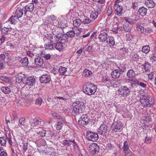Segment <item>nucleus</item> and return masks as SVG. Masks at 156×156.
<instances>
[{
    "instance_id": "obj_1",
    "label": "nucleus",
    "mask_w": 156,
    "mask_h": 156,
    "mask_svg": "<svg viewBox=\"0 0 156 156\" xmlns=\"http://www.w3.org/2000/svg\"><path fill=\"white\" fill-rule=\"evenodd\" d=\"M85 105L83 102L77 101L72 104V112L75 115H78L83 112L85 109Z\"/></svg>"
},
{
    "instance_id": "obj_2",
    "label": "nucleus",
    "mask_w": 156,
    "mask_h": 156,
    "mask_svg": "<svg viewBox=\"0 0 156 156\" xmlns=\"http://www.w3.org/2000/svg\"><path fill=\"white\" fill-rule=\"evenodd\" d=\"M83 89L84 93L88 95H91L95 93L97 87L93 83H87L83 85Z\"/></svg>"
},
{
    "instance_id": "obj_3",
    "label": "nucleus",
    "mask_w": 156,
    "mask_h": 156,
    "mask_svg": "<svg viewBox=\"0 0 156 156\" xmlns=\"http://www.w3.org/2000/svg\"><path fill=\"white\" fill-rule=\"evenodd\" d=\"M140 101L144 107H150L154 104L153 97L150 94L144 95L140 98Z\"/></svg>"
},
{
    "instance_id": "obj_4",
    "label": "nucleus",
    "mask_w": 156,
    "mask_h": 156,
    "mask_svg": "<svg viewBox=\"0 0 156 156\" xmlns=\"http://www.w3.org/2000/svg\"><path fill=\"white\" fill-rule=\"evenodd\" d=\"M44 124V122L41 119L36 117L32 119L30 121L31 128L38 129L41 127Z\"/></svg>"
},
{
    "instance_id": "obj_5",
    "label": "nucleus",
    "mask_w": 156,
    "mask_h": 156,
    "mask_svg": "<svg viewBox=\"0 0 156 156\" xmlns=\"http://www.w3.org/2000/svg\"><path fill=\"white\" fill-rule=\"evenodd\" d=\"M120 2V0H115L113 6L115 15L119 16H122L123 14L122 6L118 4Z\"/></svg>"
},
{
    "instance_id": "obj_6",
    "label": "nucleus",
    "mask_w": 156,
    "mask_h": 156,
    "mask_svg": "<svg viewBox=\"0 0 156 156\" xmlns=\"http://www.w3.org/2000/svg\"><path fill=\"white\" fill-rule=\"evenodd\" d=\"M119 94L121 96L126 98L130 93V89L126 86H122L118 90Z\"/></svg>"
},
{
    "instance_id": "obj_7",
    "label": "nucleus",
    "mask_w": 156,
    "mask_h": 156,
    "mask_svg": "<svg viewBox=\"0 0 156 156\" xmlns=\"http://www.w3.org/2000/svg\"><path fill=\"white\" fill-rule=\"evenodd\" d=\"M1 90L5 94H9L12 91L13 93H15V90H17L18 89L16 86H8L7 87L2 86L0 88Z\"/></svg>"
},
{
    "instance_id": "obj_8",
    "label": "nucleus",
    "mask_w": 156,
    "mask_h": 156,
    "mask_svg": "<svg viewBox=\"0 0 156 156\" xmlns=\"http://www.w3.org/2000/svg\"><path fill=\"white\" fill-rule=\"evenodd\" d=\"M90 155L92 156L93 155L98 153L99 150V147L95 143H92L89 147Z\"/></svg>"
},
{
    "instance_id": "obj_9",
    "label": "nucleus",
    "mask_w": 156,
    "mask_h": 156,
    "mask_svg": "<svg viewBox=\"0 0 156 156\" xmlns=\"http://www.w3.org/2000/svg\"><path fill=\"white\" fill-rule=\"evenodd\" d=\"M87 138L89 140L95 142L98 139V134L97 133L89 131L87 134Z\"/></svg>"
},
{
    "instance_id": "obj_10",
    "label": "nucleus",
    "mask_w": 156,
    "mask_h": 156,
    "mask_svg": "<svg viewBox=\"0 0 156 156\" xmlns=\"http://www.w3.org/2000/svg\"><path fill=\"white\" fill-rule=\"evenodd\" d=\"M57 22L56 17L54 15L49 16L45 21L46 25L51 24L55 26L57 25Z\"/></svg>"
},
{
    "instance_id": "obj_11",
    "label": "nucleus",
    "mask_w": 156,
    "mask_h": 156,
    "mask_svg": "<svg viewBox=\"0 0 156 156\" xmlns=\"http://www.w3.org/2000/svg\"><path fill=\"white\" fill-rule=\"evenodd\" d=\"M16 82L21 84H24V82L26 80V75L22 73L17 74L16 76Z\"/></svg>"
},
{
    "instance_id": "obj_12",
    "label": "nucleus",
    "mask_w": 156,
    "mask_h": 156,
    "mask_svg": "<svg viewBox=\"0 0 156 156\" xmlns=\"http://www.w3.org/2000/svg\"><path fill=\"white\" fill-rule=\"evenodd\" d=\"M122 127V126L120 122H116L112 125L111 129L112 131L114 132H120L121 131L120 129Z\"/></svg>"
},
{
    "instance_id": "obj_13",
    "label": "nucleus",
    "mask_w": 156,
    "mask_h": 156,
    "mask_svg": "<svg viewBox=\"0 0 156 156\" xmlns=\"http://www.w3.org/2000/svg\"><path fill=\"white\" fill-rule=\"evenodd\" d=\"M51 80V78L50 75L48 74H45L41 76L40 80L42 83H48Z\"/></svg>"
},
{
    "instance_id": "obj_14",
    "label": "nucleus",
    "mask_w": 156,
    "mask_h": 156,
    "mask_svg": "<svg viewBox=\"0 0 156 156\" xmlns=\"http://www.w3.org/2000/svg\"><path fill=\"white\" fill-rule=\"evenodd\" d=\"M108 34L104 31L103 30L101 31V33L99 35L98 38L100 42H104L108 38Z\"/></svg>"
},
{
    "instance_id": "obj_15",
    "label": "nucleus",
    "mask_w": 156,
    "mask_h": 156,
    "mask_svg": "<svg viewBox=\"0 0 156 156\" xmlns=\"http://www.w3.org/2000/svg\"><path fill=\"white\" fill-rule=\"evenodd\" d=\"M126 75L128 78V80L134 82L133 78L135 76V73L133 69L128 70L127 73Z\"/></svg>"
},
{
    "instance_id": "obj_16",
    "label": "nucleus",
    "mask_w": 156,
    "mask_h": 156,
    "mask_svg": "<svg viewBox=\"0 0 156 156\" xmlns=\"http://www.w3.org/2000/svg\"><path fill=\"white\" fill-rule=\"evenodd\" d=\"M35 79L33 76H30L27 78L26 77L24 84L29 87L33 86L35 83Z\"/></svg>"
},
{
    "instance_id": "obj_17",
    "label": "nucleus",
    "mask_w": 156,
    "mask_h": 156,
    "mask_svg": "<svg viewBox=\"0 0 156 156\" xmlns=\"http://www.w3.org/2000/svg\"><path fill=\"white\" fill-rule=\"evenodd\" d=\"M56 26L64 28L67 26V22L66 19H61L59 20V21L57 22V25Z\"/></svg>"
},
{
    "instance_id": "obj_18",
    "label": "nucleus",
    "mask_w": 156,
    "mask_h": 156,
    "mask_svg": "<svg viewBox=\"0 0 156 156\" xmlns=\"http://www.w3.org/2000/svg\"><path fill=\"white\" fill-rule=\"evenodd\" d=\"M34 9V5L33 3H30L24 7L23 11L24 14L26 15V13L27 12H31L33 11Z\"/></svg>"
},
{
    "instance_id": "obj_19",
    "label": "nucleus",
    "mask_w": 156,
    "mask_h": 156,
    "mask_svg": "<svg viewBox=\"0 0 156 156\" xmlns=\"http://www.w3.org/2000/svg\"><path fill=\"white\" fill-rule=\"evenodd\" d=\"M108 126L105 125V124H102L101 125L100 127L98 129V132L99 133L101 134L102 135L105 134L107 133V132Z\"/></svg>"
},
{
    "instance_id": "obj_20",
    "label": "nucleus",
    "mask_w": 156,
    "mask_h": 156,
    "mask_svg": "<svg viewBox=\"0 0 156 156\" xmlns=\"http://www.w3.org/2000/svg\"><path fill=\"white\" fill-rule=\"evenodd\" d=\"M34 63L37 66H41L44 63L43 59L41 57H36L34 59Z\"/></svg>"
},
{
    "instance_id": "obj_21",
    "label": "nucleus",
    "mask_w": 156,
    "mask_h": 156,
    "mask_svg": "<svg viewBox=\"0 0 156 156\" xmlns=\"http://www.w3.org/2000/svg\"><path fill=\"white\" fill-rule=\"evenodd\" d=\"M75 143L74 139H69V140H65L62 141V144L64 146H66L68 147L70 146L72 144H74Z\"/></svg>"
},
{
    "instance_id": "obj_22",
    "label": "nucleus",
    "mask_w": 156,
    "mask_h": 156,
    "mask_svg": "<svg viewBox=\"0 0 156 156\" xmlns=\"http://www.w3.org/2000/svg\"><path fill=\"white\" fill-rule=\"evenodd\" d=\"M65 44L64 43L57 42L55 44V48L59 51H62L65 48Z\"/></svg>"
},
{
    "instance_id": "obj_23",
    "label": "nucleus",
    "mask_w": 156,
    "mask_h": 156,
    "mask_svg": "<svg viewBox=\"0 0 156 156\" xmlns=\"http://www.w3.org/2000/svg\"><path fill=\"white\" fill-rule=\"evenodd\" d=\"M106 42L109 46H112L114 45L115 41L113 37L110 36L108 37L106 40Z\"/></svg>"
},
{
    "instance_id": "obj_24",
    "label": "nucleus",
    "mask_w": 156,
    "mask_h": 156,
    "mask_svg": "<svg viewBox=\"0 0 156 156\" xmlns=\"http://www.w3.org/2000/svg\"><path fill=\"white\" fill-rule=\"evenodd\" d=\"M120 75V72L118 69L114 70L111 73V76L113 78H117L119 77Z\"/></svg>"
},
{
    "instance_id": "obj_25",
    "label": "nucleus",
    "mask_w": 156,
    "mask_h": 156,
    "mask_svg": "<svg viewBox=\"0 0 156 156\" xmlns=\"http://www.w3.org/2000/svg\"><path fill=\"white\" fill-rule=\"evenodd\" d=\"M147 9L143 6L139 8L138 12L139 14L142 16L146 15L147 12Z\"/></svg>"
},
{
    "instance_id": "obj_26",
    "label": "nucleus",
    "mask_w": 156,
    "mask_h": 156,
    "mask_svg": "<svg viewBox=\"0 0 156 156\" xmlns=\"http://www.w3.org/2000/svg\"><path fill=\"white\" fill-rule=\"evenodd\" d=\"M145 4L148 8H152L155 5V3L152 0H147L145 2Z\"/></svg>"
},
{
    "instance_id": "obj_27",
    "label": "nucleus",
    "mask_w": 156,
    "mask_h": 156,
    "mask_svg": "<svg viewBox=\"0 0 156 156\" xmlns=\"http://www.w3.org/2000/svg\"><path fill=\"white\" fill-rule=\"evenodd\" d=\"M98 13L95 10L92 11L90 15V18L93 21L98 17Z\"/></svg>"
},
{
    "instance_id": "obj_28",
    "label": "nucleus",
    "mask_w": 156,
    "mask_h": 156,
    "mask_svg": "<svg viewBox=\"0 0 156 156\" xmlns=\"http://www.w3.org/2000/svg\"><path fill=\"white\" fill-rule=\"evenodd\" d=\"M50 42L53 44H56V42L59 41V38L58 37L55 35H52L49 38Z\"/></svg>"
},
{
    "instance_id": "obj_29",
    "label": "nucleus",
    "mask_w": 156,
    "mask_h": 156,
    "mask_svg": "<svg viewBox=\"0 0 156 156\" xmlns=\"http://www.w3.org/2000/svg\"><path fill=\"white\" fill-rule=\"evenodd\" d=\"M23 14V10L18 8L16 9L15 12V16L18 17L19 18L21 17Z\"/></svg>"
},
{
    "instance_id": "obj_30",
    "label": "nucleus",
    "mask_w": 156,
    "mask_h": 156,
    "mask_svg": "<svg viewBox=\"0 0 156 156\" xmlns=\"http://www.w3.org/2000/svg\"><path fill=\"white\" fill-rule=\"evenodd\" d=\"M0 79L1 80L4 81L6 83H10L11 82L10 78L5 76H0Z\"/></svg>"
},
{
    "instance_id": "obj_31",
    "label": "nucleus",
    "mask_w": 156,
    "mask_h": 156,
    "mask_svg": "<svg viewBox=\"0 0 156 156\" xmlns=\"http://www.w3.org/2000/svg\"><path fill=\"white\" fill-rule=\"evenodd\" d=\"M82 21L80 19H76L73 21V24L76 27H79L82 24Z\"/></svg>"
},
{
    "instance_id": "obj_32",
    "label": "nucleus",
    "mask_w": 156,
    "mask_h": 156,
    "mask_svg": "<svg viewBox=\"0 0 156 156\" xmlns=\"http://www.w3.org/2000/svg\"><path fill=\"white\" fill-rule=\"evenodd\" d=\"M51 115L53 117H55L59 120L61 119L62 121H65V118L64 117H62L60 116L54 112H52Z\"/></svg>"
},
{
    "instance_id": "obj_33",
    "label": "nucleus",
    "mask_w": 156,
    "mask_h": 156,
    "mask_svg": "<svg viewBox=\"0 0 156 156\" xmlns=\"http://www.w3.org/2000/svg\"><path fill=\"white\" fill-rule=\"evenodd\" d=\"M19 18L17 16H12L9 19V20L11 22L12 24H15L17 23Z\"/></svg>"
},
{
    "instance_id": "obj_34",
    "label": "nucleus",
    "mask_w": 156,
    "mask_h": 156,
    "mask_svg": "<svg viewBox=\"0 0 156 156\" xmlns=\"http://www.w3.org/2000/svg\"><path fill=\"white\" fill-rule=\"evenodd\" d=\"M67 71V68L66 67L61 66L58 69V72L60 74L62 75H65L66 72Z\"/></svg>"
},
{
    "instance_id": "obj_35",
    "label": "nucleus",
    "mask_w": 156,
    "mask_h": 156,
    "mask_svg": "<svg viewBox=\"0 0 156 156\" xmlns=\"http://www.w3.org/2000/svg\"><path fill=\"white\" fill-rule=\"evenodd\" d=\"M20 62L22 65L27 66L29 63L28 58L27 57H25L20 60Z\"/></svg>"
},
{
    "instance_id": "obj_36",
    "label": "nucleus",
    "mask_w": 156,
    "mask_h": 156,
    "mask_svg": "<svg viewBox=\"0 0 156 156\" xmlns=\"http://www.w3.org/2000/svg\"><path fill=\"white\" fill-rule=\"evenodd\" d=\"M81 117V119H83V120H84V121L85 122V123H86L88 124L90 121V117L87 114L85 115H83Z\"/></svg>"
},
{
    "instance_id": "obj_37",
    "label": "nucleus",
    "mask_w": 156,
    "mask_h": 156,
    "mask_svg": "<svg viewBox=\"0 0 156 156\" xmlns=\"http://www.w3.org/2000/svg\"><path fill=\"white\" fill-rule=\"evenodd\" d=\"M9 57L8 53L4 52L3 54L0 55V61L4 60L5 59H7Z\"/></svg>"
},
{
    "instance_id": "obj_38",
    "label": "nucleus",
    "mask_w": 156,
    "mask_h": 156,
    "mask_svg": "<svg viewBox=\"0 0 156 156\" xmlns=\"http://www.w3.org/2000/svg\"><path fill=\"white\" fill-rule=\"evenodd\" d=\"M124 19L126 22L130 24L134 23L136 21L135 19L127 17H125Z\"/></svg>"
},
{
    "instance_id": "obj_39",
    "label": "nucleus",
    "mask_w": 156,
    "mask_h": 156,
    "mask_svg": "<svg viewBox=\"0 0 156 156\" xmlns=\"http://www.w3.org/2000/svg\"><path fill=\"white\" fill-rule=\"evenodd\" d=\"M134 82L137 85L140 86L143 88H145L147 87V85L146 84L144 83L143 82H140L138 80L136 79L134 80Z\"/></svg>"
},
{
    "instance_id": "obj_40",
    "label": "nucleus",
    "mask_w": 156,
    "mask_h": 156,
    "mask_svg": "<svg viewBox=\"0 0 156 156\" xmlns=\"http://www.w3.org/2000/svg\"><path fill=\"white\" fill-rule=\"evenodd\" d=\"M150 47L148 45H145L143 47L142 51L146 54H147L150 51Z\"/></svg>"
},
{
    "instance_id": "obj_41",
    "label": "nucleus",
    "mask_w": 156,
    "mask_h": 156,
    "mask_svg": "<svg viewBox=\"0 0 156 156\" xmlns=\"http://www.w3.org/2000/svg\"><path fill=\"white\" fill-rule=\"evenodd\" d=\"M92 74V72L89 70L85 69L83 73V75L87 77H89Z\"/></svg>"
},
{
    "instance_id": "obj_42",
    "label": "nucleus",
    "mask_w": 156,
    "mask_h": 156,
    "mask_svg": "<svg viewBox=\"0 0 156 156\" xmlns=\"http://www.w3.org/2000/svg\"><path fill=\"white\" fill-rule=\"evenodd\" d=\"M7 141V139L4 136L0 137V144L1 146H5Z\"/></svg>"
},
{
    "instance_id": "obj_43",
    "label": "nucleus",
    "mask_w": 156,
    "mask_h": 156,
    "mask_svg": "<svg viewBox=\"0 0 156 156\" xmlns=\"http://www.w3.org/2000/svg\"><path fill=\"white\" fill-rule=\"evenodd\" d=\"M72 29L76 36H77L78 34L80 33L81 31V29L79 28L78 27H73Z\"/></svg>"
},
{
    "instance_id": "obj_44",
    "label": "nucleus",
    "mask_w": 156,
    "mask_h": 156,
    "mask_svg": "<svg viewBox=\"0 0 156 156\" xmlns=\"http://www.w3.org/2000/svg\"><path fill=\"white\" fill-rule=\"evenodd\" d=\"M11 30L10 28L7 27H4L1 29V32L3 34H7L9 32H10Z\"/></svg>"
},
{
    "instance_id": "obj_45",
    "label": "nucleus",
    "mask_w": 156,
    "mask_h": 156,
    "mask_svg": "<svg viewBox=\"0 0 156 156\" xmlns=\"http://www.w3.org/2000/svg\"><path fill=\"white\" fill-rule=\"evenodd\" d=\"M19 126L20 127H22L23 126H24L25 123L26 122L25 119L24 118L22 117L19 119Z\"/></svg>"
},
{
    "instance_id": "obj_46",
    "label": "nucleus",
    "mask_w": 156,
    "mask_h": 156,
    "mask_svg": "<svg viewBox=\"0 0 156 156\" xmlns=\"http://www.w3.org/2000/svg\"><path fill=\"white\" fill-rule=\"evenodd\" d=\"M118 68L119 69V70L122 72H124L126 70V67L125 65L124 64H120Z\"/></svg>"
},
{
    "instance_id": "obj_47",
    "label": "nucleus",
    "mask_w": 156,
    "mask_h": 156,
    "mask_svg": "<svg viewBox=\"0 0 156 156\" xmlns=\"http://www.w3.org/2000/svg\"><path fill=\"white\" fill-rule=\"evenodd\" d=\"M44 47L46 49L52 50L53 48V45L50 42L46 43L44 45Z\"/></svg>"
},
{
    "instance_id": "obj_48",
    "label": "nucleus",
    "mask_w": 156,
    "mask_h": 156,
    "mask_svg": "<svg viewBox=\"0 0 156 156\" xmlns=\"http://www.w3.org/2000/svg\"><path fill=\"white\" fill-rule=\"evenodd\" d=\"M10 137V135H9L8 137V141L10 145V146L16 147V146H17V144L16 143H12Z\"/></svg>"
},
{
    "instance_id": "obj_49",
    "label": "nucleus",
    "mask_w": 156,
    "mask_h": 156,
    "mask_svg": "<svg viewBox=\"0 0 156 156\" xmlns=\"http://www.w3.org/2000/svg\"><path fill=\"white\" fill-rule=\"evenodd\" d=\"M136 28L137 30L142 33H144V29L143 27L140 25L138 24L136 25Z\"/></svg>"
},
{
    "instance_id": "obj_50",
    "label": "nucleus",
    "mask_w": 156,
    "mask_h": 156,
    "mask_svg": "<svg viewBox=\"0 0 156 156\" xmlns=\"http://www.w3.org/2000/svg\"><path fill=\"white\" fill-rule=\"evenodd\" d=\"M105 148L108 150L111 151L114 148V146L111 143H108L106 145Z\"/></svg>"
},
{
    "instance_id": "obj_51",
    "label": "nucleus",
    "mask_w": 156,
    "mask_h": 156,
    "mask_svg": "<svg viewBox=\"0 0 156 156\" xmlns=\"http://www.w3.org/2000/svg\"><path fill=\"white\" fill-rule=\"evenodd\" d=\"M85 121L83 119H81V117L80 118L79 120L78 121V124L82 126H84L85 125H86L87 124L86 123H85Z\"/></svg>"
},
{
    "instance_id": "obj_52",
    "label": "nucleus",
    "mask_w": 156,
    "mask_h": 156,
    "mask_svg": "<svg viewBox=\"0 0 156 156\" xmlns=\"http://www.w3.org/2000/svg\"><path fill=\"white\" fill-rule=\"evenodd\" d=\"M102 80L105 83L107 82H109L111 81L110 77L107 76L103 77L102 78Z\"/></svg>"
},
{
    "instance_id": "obj_53",
    "label": "nucleus",
    "mask_w": 156,
    "mask_h": 156,
    "mask_svg": "<svg viewBox=\"0 0 156 156\" xmlns=\"http://www.w3.org/2000/svg\"><path fill=\"white\" fill-rule=\"evenodd\" d=\"M55 127L57 130H60L62 127V122L59 121L55 125Z\"/></svg>"
},
{
    "instance_id": "obj_54",
    "label": "nucleus",
    "mask_w": 156,
    "mask_h": 156,
    "mask_svg": "<svg viewBox=\"0 0 156 156\" xmlns=\"http://www.w3.org/2000/svg\"><path fill=\"white\" fill-rule=\"evenodd\" d=\"M66 34L67 36L70 37H74L75 35L73 30L69 31Z\"/></svg>"
},
{
    "instance_id": "obj_55",
    "label": "nucleus",
    "mask_w": 156,
    "mask_h": 156,
    "mask_svg": "<svg viewBox=\"0 0 156 156\" xmlns=\"http://www.w3.org/2000/svg\"><path fill=\"white\" fill-rule=\"evenodd\" d=\"M143 66L146 71H149V70L151 69V65L147 62L145 63Z\"/></svg>"
},
{
    "instance_id": "obj_56",
    "label": "nucleus",
    "mask_w": 156,
    "mask_h": 156,
    "mask_svg": "<svg viewBox=\"0 0 156 156\" xmlns=\"http://www.w3.org/2000/svg\"><path fill=\"white\" fill-rule=\"evenodd\" d=\"M45 133V136L46 137H48V138H50L52 137V136L53 135V133L50 131H45V132H44Z\"/></svg>"
},
{
    "instance_id": "obj_57",
    "label": "nucleus",
    "mask_w": 156,
    "mask_h": 156,
    "mask_svg": "<svg viewBox=\"0 0 156 156\" xmlns=\"http://www.w3.org/2000/svg\"><path fill=\"white\" fill-rule=\"evenodd\" d=\"M93 21L92 20L90 19L89 18L87 17L85 18L83 21V23L84 24H88L90 23H92Z\"/></svg>"
},
{
    "instance_id": "obj_58",
    "label": "nucleus",
    "mask_w": 156,
    "mask_h": 156,
    "mask_svg": "<svg viewBox=\"0 0 156 156\" xmlns=\"http://www.w3.org/2000/svg\"><path fill=\"white\" fill-rule=\"evenodd\" d=\"M150 59L152 62L156 61V53H153L150 56Z\"/></svg>"
},
{
    "instance_id": "obj_59",
    "label": "nucleus",
    "mask_w": 156,
    "mask_h": 156,
    "mask_svg": "<svg viewBox=\"0 0 156 156\" xmlns=\"http://www.w3.org/2000/svg\"><path fill=\"white\" fill-rule=\"evenodd\" d=\"M42 101V100L41 98L40 97H38L36 99L35 104L36 105L40 106L41 105Z\"/></svg>"
},
{
    "instance_id": "obj_60",
    "label": "nucleus",
    "mask_w": 156,
    "mask_h": 156,
    "mask_svg": "<svg viewBox=\"0 0 156 156\" xmlns=\"http://www.w3.org/2000/svg\"><path fill=\"white\" fill-rule=\"evenodd\" d=\"M129 147L128 145V143L127 141H125L124 143L123 150V151H126L129 150Z\"/></svg>"
},
{
    "instance_id": "obj_61",
    "label": "nucleus",
    "mask_w": 156,
    "mask_h": 156,
    "mask_svg": "<svg viewBox=\"0 0 156 156\" xmlns=\"http://www.w3.org/2000/svg\"><path fill=\"white\" fill-rule=\"evenodd\" d=\"M125 156H132L133 153L129 149L126 151H124Z\"/></svg>"
},
{
    "instance_id": "obj_62",
    "label": "nucleus",
    "mask_w": 156,
    "mask_h": 156,
    "mask_svg": "<svg viewBox=\"0 0 156 156\" xmlns=\"http://www.w3.org/2000/svg\"><path fill=\"white\" fill-rule=\"evenodd\" d=\"M23 153H24L27 149L28 148V143H24L23 145Z\"/></svg>"
},
{
    "instance_id": "obj_63",
    "label": "nucleus",
    "mask_w": 156,
    "mask_h": 156,
    "mask_svg": "<svg viewBox=\"0 0 156 156\" xmlns=\"http://www.w3.org/2000/svg\"><path fill=\"white\" fill-rule=\"evenodd\" d=\"M112 7L111 6H109L107 10V15L108 16H110L112 14Z\"/></svg>"
},
{
    "instance_id": "obj_64",
    "label": "nucleus",
    "mask_w": 156,
    "mask_h": 156,
    "mask_svg": "<svg viewBox=\"0 0 156 156\" xmlns=\"http://www.w3.org/2000/svg\"><path fill=\"white\" fill-rule=\"evenodd\" d=\"M123 29L126 32H130L131 31L130 27L127 25H125L123 27Z\"/></svg>"
}]
</instances>
